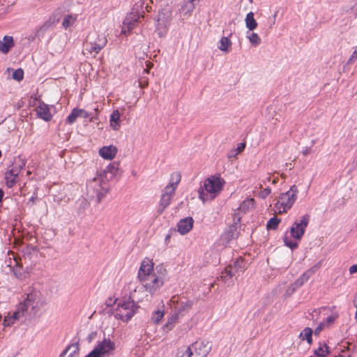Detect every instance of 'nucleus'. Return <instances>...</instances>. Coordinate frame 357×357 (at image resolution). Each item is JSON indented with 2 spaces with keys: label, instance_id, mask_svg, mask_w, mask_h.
I'll return each instance as SVG.
<instances>
[{
  "label": "nucleus",
  "instance_id": "obj_46",
  "mask_svg": "<svg viewBox=\"0 0 357 357\" xmlns=\"http://www.w3.org/2000/svg\"><path fill=\"white\" fill-rule=\"evenodd\" d=\"M173 322H174V321H173V317H172V319L170 321H168L167 322V324L164 326V327H163L164 331L167 332V331L172 330L174 326Z\"/></svg>",
  "mask_w": 357,
  "mask_h": 357
},
{
  "label": "nucleus",
  "instance_id": "obj_44",
  "mask_svg": "<svg viewBox=\"0 0 357 357\" xmlns=\"http://www.w3.org/2000/svg\"><path fill=\"white\" fill-rule=\"evenodd\" d=\"M245 146L246 145H245V142L239 143L238 144L237 147L234 149V151H236L237 153V154H239L240 153H241L242 151H244Z\"/></svg>",
  "mask_w": 357,
  "mask_h": 357
},
{
  "label": "nucleus",
  "instance_id": "obj_62",
  "mask_svg": "<svg viewBox=\"0 0 357 357\" xmlns=\"http://www.w3.org/2000/svg\"><path fill=\"white\" fill-rule=\"evenodd\" d=\"M2 155V153H1V151L0 150V158L1 157Z\"/></svg>",
  "mask_w": 357,
  "mask_h": 357
},
{
  "label": "nucleus",
  "instance_id": "obj_10",
  "mask_svg": "<svg viewBox=\"0 0 357 357\" xmlns=\"http://www.w3.org/2000/svg\"><path fill=\"white\" fill-rule=\"evenodd\" d=\"M107 39L104 34L97 35L96 33H91L84 45V51L90 54H97L105 47Z\"/></svg>",
  "mask_w": 357,
  "mask_h": 357
},
{
  "label": "nucleus",
  "instance_id": "obj_63",
  "mask_svg": "<svg viewBox=\"0 0 357 357\" xmlns=\"http://www.w3.org/2000/svg\"><path fill=\"white\" fill-rule=\"evenodd\" d=\"M30 201H33V197L30 199Z\"/></svg>",
  "mask_w": 357,
  "mask_h": 357
},
{
  "label": "nucleus",
  "instance_id": "obj_26",
  "mask_svg": "<svg viewBox=\"0 0 357 357\" xmlns=\"http://www.w3.org/2000/svg\"><path fill=\"white\" fill-rule=\"evenodd\" d=\"M109 123L112 128L117 130L120 128V113L119 110H114L109 118Z\"/></svg>",
  "mask_w": 357,
  "mask_h": 357
},
{
  "label": "nucleus",
  "instance_id": "obj_47",
  "mask_svg": "<svg viewBox=\"0 0 357 357\" xmlns=\"http://www.w3.org/2000/svg\"><path fill=\"white\" fill-rule=\"evenodd\" d=\"M237 153L236 151H234V149H231L227 154V157L229 158H235L236 155H237Z\"/></svg>",
  "mask_w": 357,
  "mask_h": 357
},
{
  "label": "nucleus",
  "instance_id": "obj_25",
  "mask_svg": "<svg viewBox=\"0 0 357 357\" xmlns=\"http://www.w3.org/2000/svg\"><path fill=\"white\" fill-rule=\"evenodd\" d=\"M330 354L328 346L325 342H319L318 348L314 351L316 357H326Z\"/></svg>",
  "mask_w": 357,
  "mask_h": 357
},
{
  "label": "nucleus",
  "instance_id": "obj_64",
  "mask_svg": "<svg viewBox=\"0 0 357 357\" xmlns=\"http://www.w3.org/2000/svg\"><path fill=\"white\" fill-rule=\"evenodd\" d=\"M356 307L357 308V303H356Z\"/></svg>",
  "mask_w": 357,
  "mask_h": 357
},
{
  "label": "nucleus",
  "instance_id": "obj_38",
  "mask_svg": "<svg viewBox=\"0 0 357 357\" xmlns=\"http://www.w3.org/2000/svg\"><path fill=\"white\" fill-rule=\"evenodd\" d=\"M13 78L17 81H21L24 78V71L22 68L15 70L13 73Z\"/></svg>",
  "mask_w": 357,
  "mask_h": 357
},
{
  "label": "nucleus",
  "instance_id": "obj_6",
  "mask_svg": "<svg viewBox=\"0 0 357 357\" xmlns=\"http://www.w3.org/2000/svg\"><path fill=\"white\" fill-rule=\"evenodd\" d=\"M116 349L115 343L109 338L104 337L98 342L93 350L84 357H109L113 355Z\"/></svg>",
  "mask_w": 357,
  "mask_h": 357
},
{
  "label": "nucleus",
  "instance_id": "obj_48",
  "mask_svg": "<svg viewBox=\"0 0 357 357\" xmlns=\"http://www.w3.org/2000/svg\"><path fill=\"white\" fill-rule=\"evenodd\" d=\"M349 273L350 274H354L355 273H357V264L352 265L349 268Z\"/></svg>",
  "mask_w": 357,
  "mask_h": 357
},
{
  "label": "nucleus",
  "instance_id": "obj_30",
  "mask_svg": "<svg viewBox=\"0 0 357 357\" xmlns=\"http://www.w3.org/2000/svg\"><path fill=\"white\" fill-rule=\"evenodd\" d=\"M313 331L310 327H305L300 333L299 337L302 340H306L307 343L311 344L312 342Z\"/></svg>",
  "mask_w": 357,
  "mask_h": 357
},
{
  "label": "nucleus",
  "instance_id": "obj_17",
  "mask_svg": "<svg viewBox=\"0 0 357 357\" xmlns=\"http://www.w3.org/2000/svg\"><path fill=\"white\" fill-rule=\"evenodd\" d=\"M37 116L45 121H50L52 119L49 105L41 102L36 108Z\"/></svg>",
  "mask_w": 357,
  "mask_h": 357
},
{
  "label": "nucleus",
  "instance_id": "obj_35",
  "mask_svg": "<svg viewBox=\"0 0 357 357\" xmlns=\"http://www.w3.org/2000/svg\"><path fill=\"white\" fill-rule=\"evenodd\" d=\"M280 222V219L273 217L271 218L266 224V227L268 229H275L279 223Z\"/></svg>",
  "mask_w": 357,
  "mask_h": 357
},
{
  "label": "nucleus",
  "instance_id": "obj_13",
  "mask_svg": "<svg viewBox=\"0 0 357 357\" xmlns=\"http://www.w3.org/2000/svg\"><path fill=\"white\" fill-rule=\"evenodd\" d=\"M175 195L173 190H167L164 188L162 191L159 205L157 209L158 214H162L163 211L170 205L172 199Z\"/></svg>",
  "mask_w": 357,
  "mask_h": 357
},
{
  "label": "nucleus",
  "instance_id": "obj_52",
  "mask_svg": "<svg viewBox=\"0 0 357 357\" xmlns=\"http://www.w3.org/2000/svg\"><path fill=\"white\" fill-rule=\"evenodd\" d=\"M271 176H268L265 179H263L261 182L263 184L266 185L268 182H271Z\"/></svg>",
  "mask_w": 357,
  "mask_h": 357
},
{
  "label": "nucleus",
  "instance_id": "obj_57",
  "mask_svg": "<svg viewBox=\"0 0 357 357\" xmlns=\"http://www.w3.org/2000/svg\"><path fill=\"white\" fill-rule=\"evenodd\" d=\"M144 70L147 73H149V69H144Z\"/></svg>",
  "mask_w": 357,
  "mask_h": 357
},
{
  "label": "nucleus",
  "instance_id": "obj_33",
  "mask_svg": "<svg viewBox=\"0 0 357 357\" xmlns=\"http://www.w3.org/2000/svg\"><path fill=\"white\" fill-rule=\"evenodd\" d=\"M246 33L248 39L252 45L256 47L260 45L261 40L257 33L254 32L250 33L249 31Z\"/></svg>",
  "mask_w": 357,
  "mask_h": 357
},
{
  "label": "nucleus",
  "instance_id": "obj_21",
  "mask_svg": "<svg viewBox=\"0 0 357 357\" xmlns=\"http://www.w3.org/2000/svg\"><path fill=\"white\" fill-rule=\"evenodd\" d=\"M116 153L117 149L114 146H103L99 150L100 155L107 160H112Z\"/></svg>",
  "mask_w": 357,
  "mask_h": 357
},
{
  "label": "nucleus",
  "instance_id": "obj_22",
  "mask_svg": "<svg viewBox=\"0 0 357 357\" xmlns=\"http://www.w3.org/2000/svg\"><path fill=\"white\" fill-rule=\"evenodd\" d=\"M14 46L13 36H5L2 40H0V52L6 54Z\"/></svg>",
  "mask_w": 357,
  "mask_h": 357
},
{
  "label": "nucleus",
  "instance_id": "obj_60",
  "mask_svg": "<svg viewBox=\"0 0 357 357\" xmlns=\"http://www.w3.org/2000/svg\"><path fill=\"white\" fill-rule=\"evenodd\" d=\"M146 66H148L149 68H151L150 63L149 64H146Z\"/></svg>",
  "mask_w": 357,
  "mask_h": 357
},
{
  "label": "nucleus",
  "instance_id": "obj_1",
  "mask_svg": "<svg viewBox=\"0 0 357 357\" xmlns=\"http://www.w3.org/2000/svg\"><path fill=\"white\" fill-rule=\"evenodd\" d=\"M166 273L162 265L154 268L153 260L146 258L141 262L137 278L145 290L153 296L158 294L164 285Z\"/></svg>",
  "mask_w": 357,
  "mask_h": 357
},
{
  "label": "nucleus",
  "instance_id": "obj_4",
  "mask_svg": "<svg viewBox=\"0 0 357 357\" xmlns=\"http://www.w3.org/2000/svg\"><path fill=\"white\" fill-rule=\"evenodd\" d=\"M298 193V187L293 185L286 192L281 193L275 207L278 213H286L289 210L297 199Z\"/></svg>",
  "mask_w": 357,
  "mask_h": 357
},
{
  "label": "nucleus",
  "instance_id": "obj_20",
  "mask_svg": "<svg viewBox=\"0 0 357 357\" xmlns=\"http://www.w3.org/2000/svg\"><path fill=\"white\" fill-rule=\"evenodd\" d=\"M52 22L50 20L45 22L42 26L38 27L34 33L29 34L26 38L29 42H33L37 38H40L43 36L45 32L50 26Z\"/></svg>",
  "mask_w": 357,
  "mask_h": 357
},
{
  "label": "nucleus",
  "instance_id": "obj_14",
  "mask_svg": "<svg viewBox=\"0 0 357 357\" xmlns=\"http://www.w3.org/2000/svg\"><path fill=\"white\" fill-rule=\"evenodd\" d=\"M139 19V15L137 12H131L128 14L123 20V26L121 31L122 33L124 34H128L135 26Z\"/></svg>",
  "mask_w": 357,
  "mask_h": 357
},
{
  "label": "nucleus",
  "instance_id": "obj_39",
  "mask_svg": "<svg viewBox=\"0 0 357 357\" xmlns=\"http://www.w3.org/2000/svg\"><path fill=\"white\" fill-rule=\"evenodd\" d=\"M271 193V189L269 187L263 188L259 192V197L261 199H266Z\"/></svg>",
  "mask_w": 357,
  "mask_h": 357
},
{
  "label": "nucleus",
  "instance_id": "obj_23",
  "mask_svg": "<svg viewBox=\"0 0 357 357\" xmlns=\"http://www.w3.org/2000/svg\"><path fill=\"white\" fill-rule=\"evenodd\" d=\"M25 316L24 312L18 309L11 316H6L3 319V325L5 326H10L13 325L16 320L20 319L21 317Z\"/></svg>",
  "mask_w": 357,
  "mask_h": 357
},
{
  "label": "nucleus",
  "instance_id": "obj_54",
  "mask_svg": "<svg viewBox=\"0 0 357 357\" xmlns=\"http://www.w3.org/2000/svg\"><path fill=\"white\" fill-rule=\"evenodd\" d=\"M170 238V236L169 235H167L165 238V241H167V240H169Z\"/></svg>",
  "mask_w": 357,
  "mask_h": 357
},
{
  "label": "nucleus",
  "instance_id": "obj_12",
  "mask_svg": "<svg viewBox=\"0 0 357 357\" xmlns=\"http://www.w3.org/2000/svg\"><path fill=\"white\" fill-rule=\"evenodd\" d=\"M310 221V215L305 214L296 220L290 228L291 236L296 240H301L305 234Z\"/></svg>",
  "mask_w": 357,
  "mask_h": 357
},
{
  "label": "nucleus",
  "instance_id": "obj_18",
  "mask_svg": "<svg viewBox=\"0 0 357 357\" xmlns=\"http://www.w3.org/2000/svg\"><path fill=\"white\" fill-rule=\"evenodd\" d=\"M78 117L87 119L89 114L83 109L74 108L66 119V123L69 124L74 123Z\"/></svg>",
  "mask_w": 357,
  "mask_h": 357
},
{
  "label": "nucleus",
  "instance_id": "obj_59",
  "mask_svg": "<svg viewBox=\"0 0 357 357\" xmlns=\"http://www.w3.org/2000/svg\"><path fill=\"white\" fill-rule=\"evenodd\" d=\"M259 188H262V183H260V184H259Z\"/></svg>",
  "mask_w": 357,
  "mask_h": 357
},
{
  "label": "nucleus",
  "instance_id": "obj_42",
  "mask_svg": "<svg viewBox=\"0 0 357 357\" xmlns=\"http://www.w3.org/2000/svg\"><path fill=\"white\" fill-rule=\"evenodd\" d=\"M326 327V324L321 323L314 331V333L315 335H319L321 331H323Z\"/></svg>",
  "mask_w": 357,
  "mask_h": 357
},
{
  "label": "nucleus",
  "instance_id": "obj_55",
  "mask_svg": "<svg viewBox=\"0 0 357 357\" xmlns=\"http://www.w3.org/2000/svg\"><path fill=\"white\" fill-rule=\"evenodd\" d=\"M355 319H357V308H356V313H355Z\"/></svg>",
  "mask_w": 357,
  "mask_h": 357
},
{
  "label": "nucleus",
  "instance_id": "obj_28",
  "mask_svg": "<svg viewBox=\"0 0 357 357\" xmlns=\"http://www.w3.org/2000/svg\"><path fill=\"white\" fill-rule=\"evenodd\" d=\"M227 267H231L232 271L235 272V275L239 272H243L245 269V261L243 259H237L233 264H229Z\"/></svg>",
  "mask_w": 357,
  "mask_h": 357
},
{
  "label": "nucleus",
  "instance_id": "obj_8",
  "mask_svg": "<svg viewBox=\"0 0 357 357\" xmlns=\"http://www.w3.org/2000/svg\"><path fill=\"white\" fill-rule=\"evenodd\" d=\"M26 165V160L18 157L15 159L13 163L8 168L5 173V180L8 188H13L17 183V178L20 172Z\"/></svg>",
  "mask_w": 357,
  "mask_h": 357
},
{
  "label": "nucleus",
  "instance_id": "obj_5",
  "mask_svg": "<svg viewBox=\"0 0 357 357\" xmlns=\"http://www.w3.org/2000/svg\"><path fill=\"white\" fill-rule=\"evenodd\" d=\"M138 306L133 301L130 299L120 301L114 312V316L116 319L121 320L123 322H128L135 314Z\"/></svg>",
  "mask_w": 357,
  "mask_h": 357
},
{
  "label": "nucleus",
  "instance_id": "obj_34",
  "mask_svg": "<svg viewBox=\"0 0 357 357\" xmlns=\"http://www.w3.org/2000/svg\"><path fill=\"white\" fill-rule=\"evenodd\" d=\"M76 20V16L73 15H67L63 18L62 25L65 29H68L71 26Z\"/></svg>",
  "mask_w": 357,
  "mask_h": 357
},
{
  "label": "nucleus",
  "instance_id": "obj_3",
  "mask_svg": "<svg viewBox=\"0 0 357 357\" xmlns=\"http://www.w3.org/2000/svg\"><path fill=\"white\" fill-rule=\"evenodd\" d=\"M45 305V298L42 294L36 289H31L25 294L19 309L24 312V315L26 314L35 315Z\"/></svg>",
  "mask_w": 357,
  "mask_h": 357
},
{
  "label": "nucleus",
  "instance_id": "obj_9",
  "mask_svg": "<svg viewBox=\"0 0 357 357\" xmlns=\"http://www.w3.org/2000/svg\"><path fill=\"white\" fill-rule=\"evenodd\" d=\"M88 192L92 191L96 195L97 202L100 203L109 191V184L107 180L99 176L90 181L87 184Z\"/></svg>",
  "mask_w": 357,
  "mask_h": 357
},
{
  "label": "nucleus",
  "instance_id": "obj_31",
  "mask_svg": "<svg viewBox=\"0 0 357 357\" xmlns=\"http://www.w3.org/2000/svg\"><path fill=\"white\" fill-rule=\"evenodd\" d=\"M310 273L307 271L303 273L296 281L292 284L294 289H298L302 287L310 278Z\"/></svg>",
  "mask_w": 357,
  "mask_h": 357
},
{
  "label": "nucleus",
  "instance_id": "obj_15",
  "mask_svg": "<svg viewBox=\"0 0 357 357\" xmlns=\"http://www.w3.org/2000/svg\"><path fill=\"white\" fill-rule=\"evenodd\" d=\"M255 200L254 199H247L244 200L236 209L234 213V219L237 222H240L241 218V214L245 213L250 209L254 207Z\"/></svg>",
  "mask_w": 357,
  "mask_h": 357
},
{
  "label": "nucleus",
  "instance_id": "obj_40",
  "mask_svg": "<svg viewBox=\"0 0 357 357\" xmlns=\"http://www.w3.org/2000/svg\"><path fill=\"white\" fill-rule=\"evenodd\" d=\"M117 171V167L115 164H110L109 165L105 170L104 171L105 173H111L112 175H114Z\"/></svg>",
  "mask_w": 357,
  "mask_h": 357
},
{
  "label": "nucleus",
  "instance_id": "obj_11",
  "mask_svg": "<svg viewBox=\"0 0 357 357\" xmlns=\"http://www.w3.org/2000/svg\"><path fill=\"white\" fill-rule=\"evenodd\" d=\"M211 350V345L197 341L190 345L180 357H206Z\"/></svg>",
  "mask_w": 357,
  "mask_h": 357
},
{
  "label": "nucleus",
  "instance_id": "obj_2",
  "mask_svg": "<svg viewBox=\"0 0 357 357\" xmlns=\"http://www.w3.org/2000/svg\"><path fill=\"white\" fill-rule=\"evenodd\" d=\"M225 181L218 176H211L204 181L198 190V197L204 204L214 199L222 190Z\"/></svg>",
  "mask_w": 357,
  "mask_h": 357
},
{
  "label": "nucleus",
  "instance_id": "obj_50",
  "mask_svg": "<svg viewBox=\"0 0 357 357\" xmlns=\"http://www.w3.org/2000/svg\"><path fill=\"white\" fill-rule=\"evenodd\" d=\"M311 152V149L310 148H308V147H305L303 151H302V153L303 155H308Z\"/></svg>",
  "mask_w": 357,
  "mask_h": 357
},
{
  "label": "nucleus",
  "instance_id": "obj_16",
  "mask_svg": "<svg viewBox=\"0 0 357 357\" xmlns=\"http://www.w3.org/2000/svg\"><path fill=\"white\" fill-rule=\"evenodd\" d=\"M194 220L191 217L181 219L177 224L178 231L181 235L188 234L193 227Z\"/></svg>",
  "mask_w": 357,
  "mask_h": 357
},
{
  "label": "nucleus",
  "instance_id": "obj_49",
  "mask_svg": "<svg viewBox=\"0 0 357 357\" xmlns=\"http://www.w3.org/2000/svg\"><path fill=\"white\" fill-rule=\"evenodd\" d=\"M297 289H294V286L291 284V286L287 289V294H293Z\"/></svg>",
  "mask_w": 357,
  "mask_h": 357
},
{
  "label": "nucleus",
  "instance_id": "obj_29",
  "mask_svg": "<svg viewBox=\"0 0 357 357\" xmlns=\"http://www.w3.org/2000/svg\"><path fill=\"white\" fill-rule=\"evenodd\" d=\"M231 41L229 37L223 36L220 40L218 48L222 52H229L231 50Z\"/></svg>",
  "mask_w": 357,
  "mask_h": 357
},
{
  "label": "nucleus",
  "instance_id": "obj_53",
  "mask_svg": "<svg viewBox=\"0 0 357 357\" xmlns=\"http://www.w3.org/2000/svg\"><path fill=\"white\" fill-rule=\"evenodd\" d=\"M3 195H4L3 191L1 189H0V202H1Z\"/></svg>",
  "mask_w": 357,
  "mask_h": 357
},
{
  "label": "nucleus",
  "instance_id": "obj_32",
  "mask_svg": "<svg viewBox=\"0 0 357 357\" xmlns=\"http://www.w3.org/2000/svg\"><path fill=\"white\" fill-rule=\"evenodd\" d=\"M235 276V272L232 271L231 267H226L225 271L222 272V274L220 275V278L222 280L227 283L229 282V280Z\"/></svg>",
  "mask_w": 357,
  "mask_h": 357
},
{
  "label": "nucleus",
  "instance_id": "obj_37",
  "mask_svg": "<svg viewBox=\"0 0 357 357\" xmlns=\"http://www.w3.org/2000/svg\"><path fill=\"white\" fill-rule=\"evenodd\" d=\"M284 243L286 246L289 247L291 250H294L298 247V243L292 241L287 236L284 237Z\"/></svg>",
  "mask_w": 357,
  "mask_h": 357
},
{
  "label": "nucleus",
  "instance_id": "obj_27",
  "mask_svg": "<svg viewBox=\"0 0 357 357\" xmlns=\"http://www.w3.org/2000/svg\"><path fill=\"white\" fill-rule=\"evenodd\" d=\"M246 28L248 29V31H253L257 27V22L254 17V13L252 12H250L247 14L245 19Z\"/></svg>",
  "mask_w": 357,
  "mask_h": 357
},
{
  "label": "nucleus",
  "instance_id": "obj_43",
  "mask_svg": "<svg viewBox=\"0 0 357 357\" xmlns=\"http://www.w3.org/2000/svg\"><path fill=\"white\" fill-rule=\"evenodd\" d=\"M356 60H357V47L354 50L352 54L351 55L350 58L349 59V60L347 61V63L348 64H351Z\"/></svg>",
  "mask_w": 357,
  "mask_h": 357
},
{
  "label": "nucleus",
  "instance_id": "obj_51",
  "mask_svg": "<svg viewBox=\"0 0 357 357\" xmlns=\"http://www.w3.org/2000/svg\"><path fill=\"white\" fill-rule=\"evenodd\" d=\"M351 166L354 169H357V156L354 158Z\"/></svg>",
  "mask_w": 357,
  "mask_h": 357
},
{
  "label": "nucleus",
  "instance_id": "obj_7",
  "mask_svg": "<svg viewBox=\"0 0 357 357\" xmlns=\"http://www.w3.org/2000/svg\"><path fill=\"white\" fill-rule=\"evenodd\" d=\"M116 349L115 343L109 338L104 337L98 342L93 350L84 357H109L113 355Z\"/></svg>",
  "mask_w": 357,
  "mask_h": 357
},
{
  "label": "nucleus",
  "instance_id": "obj_61",
  "mask_svg": "<svg viewBox=\"0 0 357 357\" xmlns=\"http://www.w3.org/2000/svg\"><path fill=\"white\" fill-rule=\"evenodd\" d=\"M272 182H273V183H276V180H273Z\"/></svg>",
  "mask_w": 357,
  "mask_h": 357
},
{
  "label": "nucleus",
  "instance_id": "obj_36",
  "mask_svg": "<svg viewBox=\"0 0 357 357\" xmlns=\"http://www.w3.org/2000/svg\"><path fill=\"white\" fill-rule=\"evenodd\" d=\"M164 316V312L161 310H155L153 312L151 316V321L154 324H158Z\"/></svg>",
  "mask_w": 357,
  "mask_h": 357
},
{
  "label": "nucleus",
  "instance_id": "obj_56",
  "mask_svg": "<svg viewBox=\"0 0 357 357\" xmlns=\"http://www.w3.org/2000/svg\"><path fill=\"white\" fill-rule=\"evenodd\" d=\"M354 302H357V293H356V295L355 298H354Z\"/></svg>",
  "mask_w": 357,
  "mask_h": 357
},
{
  "label": "nucleus",
  "instance_id": "obj_41",
  "mask_svg": "<svg viewBox=\"0 0 357 357\" xmlns=\"http://www.w3.org/2000/svg\"><path fill=\"white\" fill-rule=\"evenodd\" d=\"M337 318V314H332V315L328 316L326 318V321L324 322L325 324H326V327H328L331 324H332L335 321V319Z\"/></svg>",
  "mask_w": 357,
  "mask_h": 357
},
{
  "label": "nucleus",
  "instance_id": "obj_45",
  "mask_svg": "<svg viewBox=\"0 0 357 357\" xmlns=\"http://www.w3.org/2000/svg\"><path fill=\"white\" fill-rule=\"evenodd\" d=\"M116 298H114L113 297H109L106 301H105V305L107 307H112L113 306L116 302Z\"/></svg>",
  "mask_w": 357,
  "mask_h": 357
},
{
  "label": "nucleus",
  "instance_id": "obj_19",
  "mask_svg": "<svg viewBox=\"0 0 357 357\" xmlns=\"http://www.w3.org/2000/svg\"><path fill=\"white\" fill-rule=\"evenodd\" d=\"M79 344L78 342L68 344L62 351L59 357H78Z\"/></svg>",
  "mask_w": 357,
  "mask_h": 357
},
{
  "label": "nucleus",
  "instance_id": "obj_24",
  "mask_svg": "<svg viewBox=\"0 0 357 357\" xmlns=\"http://www.w3.org/2000/svg\"><path fill=\"white\" fill-rule=\"evenodd\" d=\"M181 179V176L178 172H174L171 174L170 181L167 185H166L165 188L167 190H173L174 192H176L177 186L180 183Z\"/></svg>",
  "mask_w": 357,
  "mask_h": 357
},
{
  "label": "nucleus",
  "instance_id": "obj_58",
  "mask_svg": "<svg viewBox=\"0 0 357 357\" xmlns=\"http://www.w3.org/2000/svg\"><path fill=\"white\" fill-rule=\"evenodd\" d=\"M276 15H277V13H275L274 14V15H273L274 19H275Z\"/></svg>",
  "mask_w": 357,
  "mask_h": 357
}]
</instances>
